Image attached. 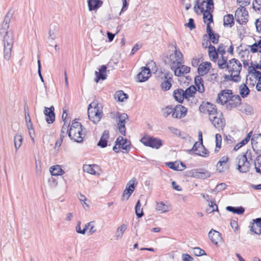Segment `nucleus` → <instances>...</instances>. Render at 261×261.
<instances>
[{"label":"nucleus","instance_id":"4d7b16f0","mask_svg":"<svg viewBox=\"0 0 261 261\" xmlns=\"http://www.w3.org/2000/svg\"><path fill=\"white\" fill-rule=\"evenodd\" d=\"M58 33V29L54 28V29H51L50 28L49 31V38L51 40H54L57 37V35Z\"/></svg>","mask_w":261,"mask_h":261},{"label":"nucleus","instance_id":"6ab92c4d","mask_svg":"<svg viewBox=\"0 0 261 261\" xmlns=\"http://www.w3.org/2000/svg\"><path fill=\"white\" fill-rule=\"evenodd\" d=\"M208 236L212 242L215 245H217L222 239L221 234L219 231L213 229L210 231Z\"/></svg>","mask_w":261,"mask_h":261},{"label":"nucleus","instance_id":"ea45409f","mask_svg":"<svg viewBox=\"0 0 261 261\" xmlns=\"http://www.w3.org/2000/svg\"><path fill=\"white\" fill-rule=\"evenodd\" d=\"M226 210L229 212H232L234 214H237L238 215H241L245 212V209L242 207H233L228 206L226 207Z\"/></svg>","mask_w":261,"mask_h":261},{"label":"nucleus","instance_id":"ddd939ff","mask_svg":"<svg viewBox=\"0 0 261 261\" xmlns=\"http://www.w3.org/2000/svg\"><path fill=\"white\" fill-rule=\"evenodd\" d=\"M229 159L228 155L222 156L216 164V170L219 172L225 171L229 167Z\"/></svg>","mask_w":261,"mask_h":261},{"label":"nucleus","instance_id":"f3484780","mask_svg":"<svg viewBox=\"0 0 261 261\" xmlns=\"http://www.w3.org/2000/svg\"><path fill=\"white\" fill-rule=\"evenodd\" d=\"M141 69V70L138 74L137 77L139 82H144L151 76V72L150 69L146 67H143Z\"/></svg>","mask_w":261,"mask_h":261},{"label":"nucleus","instance_id":"cd10ccee","mask_svg":"<svg viewBox=\"0 0 261 261\" xmlns=\"http://www.w3.org/2000/svg\"><path fill=\"white\" fill-rule=\"evenodd\" d=\"M109 137V132L107 130H105L100 138L99 141L97 143V145L100 146L102 148L106 147L107 146V141Z\"/></svg>","mask_w":261,"mask_h":261},{"label":"nucleus","instance_id":"6e6d98bb","mask_svg":"<svg viewBox=\"0 0 261 261\" xmlns=\"http://www.w3.org/2000/svg\"><path fill=\"white\" fill-rule=\"evenodd\" d=\"M227 186L225 183H221L218 184L215 189L213 190L214 193H218L226 189Z\"/></svg>","mask_w":261,"mask_h":261},{"label":"nucleus","instance_id":"aec40b11","mask_svg":"<svg viewBox=\"0 0 261 261\" xmlns=\"http://www.w3.org/2000/svg\"><path fill=\"white\" fill-rule=\"evenodd\" d=\"M116 145H119V147L127 152L130 149V143L126 139H124L123 137L119 136L116 140Z\"/></svg>","mask_w":261,"mask_h":261},{"label":"nucleus","instance_id":"b1692460","mask_svg":"<svg viewBox=\"0 0 261 261\" xmlns=\"http://www.w3.org/2000/svg\"><path fill=\"white\" fill-rule=\"evenodd\" d=\"M107 67L105 65H102L99 69V71H96L95 74L96 78L95 82L98 83L100 80H105L107 78V74H106Z\"/></svg>","mask_w":261,"mask_h":261},{"label":"nucleus","instance_id":"5fc2aeb1","mask_svg":"<svg viewBox=\"0 0 261 261\" xmlns=\"http://www.w3.org/2000/svg\"><path fill=\"white\" fill-rule=\"evenodd\" d=\"M83 170L91 174H95V171L91 165H86L83 166Z\"/></svg>","mask_w":261,"mask_h":261},{"label":"nucleus","instance_id":"412c9836","mask_svg":"<svg viewBox=\"0 0 261 261\" xmlns=\"http://www.w3.org/2000/svg\"><path fill=\"white\" fill-rule=\"evenodd\" d=\"M182 63H180L179 66L176 67L173 70L174 72V74L177 76H181L184 75L185 74L188 73L190 71V68L186 65H181Z\"/></svg>","mask_w":261,"mask_h":261},{"label":"nucleus","instance_id":"7c9ffc66","mask_svg":"<svg viewBox=\"0 0 261 261\" xmlns=\"http://www.w3.org/2000/svg\"><path fill=\"white\" fill-rule=\"evenodd\" d=\"M50 172L53 176L63 175L65 172L59 165L53 166L50 168Z\"/></svg>","mask_w":261,"mask_h":261},{"label":"nucleus","instance_id":"052dcab7","mask_svg":"<svg viewBox=\"0 0 261 261\" xmlns=\"http://www.w3.org/2000/svg\"><path fill=\"white\" fill-rule=\"evenodd\" d=\"M243 112L246 114H251L252 113L253 109L250 106L246 104L243 106Z\"/></svg>","mask_w":261,"mask_h":261},{"label":"nucleus","instance_id":"473e14b6","mask_svg":"<svg viewBox=\"0 0 261 261\" xmlns=\"http://www.w3.org/2000/svg\"><path fill=\"white\" fill-rule=\"evenodd\" d=\"M241 103V99L238 95H231V96L229 100V105L231 108L236 107L240 105Z\"/></svg>","mask_w":261,"mask_h":261},{"label":"nucleus","instance_id":"9d476101","mask_svg":"<svg viewBox=\"0 0 261 261\" xmlns=\"http://www.w3.org/2000/svg\"><path fill=\"white\" fill-rule=\"evenodd\" d=\"M248 13L246 9L243 7L239 8L235 12V18L240 24H244L248 21Z\"/></svg>","mask_w":261,"mask_h":261},{"label":"nucleus","instance_id":"09e8293b","mask_svg":"<svg viewBox=\"0 0 261 261\" xmlns=\"http://www.w3.org/2000/svg\"><path fill=\"white\" fill-rule=\"evenodd\" d=\"M163 115L165 117H167L170 114H172L173 117V108L171 106H167L162 109Z\"/></svg>","mask_w":261,"mask_h":261},{"label":"nucleus","instance_id":"1a4fd4ad","mask_svg":"<svg viewBox=\"0 0 261 261\" xmlns=\"http://www.w3.org/2000/svg\"><path fill=\"white\" fill-rule=\"evenodd\" d=\"M238 163V170L241 173L247 172L250 168L251 164L245 156L240 155L237 158Z\"/></svg>","mask_w":261,"mask_h":261},{"label":"nucleus","instance_id":"c03bdc74","mask_svg":"<svg viewBox=\"0 0 261 261\" xmlns=\"http://www.w3.org/2000/svg\"><path fill=\"white\" fill-rule=\"evenodd\" d=\"M115 98H118V101H123L124 99L128 98L126 94L124 93L123 91H118L115 94Z\"/></svg>","mask_w":261,"mask_h":261},{"label":"nucleus","instance_id":"4be33fe9","mask_svg":"<svg viewBox=\"0 0 261 261\" xmlns=\"http://www.w3.org/2000/svg\"><path fill=\"white\" fill-rule=\"evenodd\" d=\"M165 80L162 83L161 86L165 91L168 90L171 87L172 75L169 72H166L164 75Z\"/></svg>","mask_w":261,"mask_h":261},{"label":"nucleus","instance_id":"dca6fc26","mask_svg":"<svg viewBox=\"0 0 261 261\" xmlns=\"http://www.w3.org/2000/svg\"><path fill=\"white\" fill-rule=\"evenodd\" d=\"M188 110L184 106L178 105L173 108V117L181 118L184 117L187 113Z\"/></svg>","mask_w":261,"mask_h":261},{"label":"nucleus","instance_id":"680f3d73","mask_svg":"<svg viewBox=\"0 0 261 261\" xmlns=\"http://www.w3.org/2000/svg\"><path fill=\"white\" fill-rule=\"evenodd\" d=\"M81 222L80 221H79L76 224V226L75 227V230L76 231V232H77L78 233H80V234H85V233H86V229L85 228V227L84 228V229H81Z\"/></svg>","mask_w":261,"mask_h":261},{"label":"nucleus","instance_id":"bb28decb","mask_svg":"<svg viewBox=\"0 0 261 261\" xmlns=\"http://www.w3.org/2000/svg\"><path fill=\"white\" fill-rule=\"evenodd\" d=\"M127 225L125 224H122L117 227L115 234V238L116 240H118L122 238L123 233L127 229Z\"/></svg>","mask_w":261,"mask_h":261},{"label":"nucleus","instance_id":"de8ad7c7","mask_svg":"<svg viewBox=\"0 0 261 261\" xmlns=\"http://www.w3.org/2000/svg\"><path fill=\"white\" fill-rule=\"evenodd\" d=\"M216 149L215 151H218L221 147L222 137L219 134L215 135Z\"/></svg>","mask_w":261,"mask_h":261},{"label":"nucleus","instance_id":"69168bd1","mask_svg":"<svg viewBox=\"0 0 261 261\" xmlns=\"http://www.w3.org/2000/svg\"><path fill=\"white\" fill-rule=\"evenodd\" d=\"M185 25L189 28L191 30L195 28L194 20L193 18H190L188 23H186Z\"/></svg>","mask_w":261,"mask_h":261},{"label":"nucleus","instance_id":"f03ea898","mask_svg":"<svg viewBox=\"0 0 261 261\" xmlns=\"http://www.w3.org/2000/svg\"><path fill=\"white\" fill-rule=\"evenodd\" d=\"M242 64L240 62L236 59H232L228 62L227 69L230 74H225L224 78L225 81L238 82L241 80L240 73L242 69Z\"/></svg>","mask_w":261,"mask_h":261},{"label":"nucleus","instance_id":"c756f323","mask_svg":"<svg viewBox=\"0 0 261 261\" xmlns=\"http://www.w3.org/2000/svg\"><path fill=\"white\" fill-rule=\"evenodd\" d=\"M173 96L175 99L179 102H182L184 98H186L184 91L181 89H178L174 90Z\"/></svg>","mask_w":261,"mask_h":261},{"label":"nucleus","instance_id":"79ce46f5","mask_svg":"<svg viewBox=\"0 0 261 261\" xmlns=\"http://www.w3.org/2000/svg\"><path fill=\"white\" fill-rule=\"evenodd\" d=\"M227 58L225 56H221L218 60V65L220 69H225L227 67L228 62H227Z\"/></svg>","mask_w":261,"mask_h":261},{"label":"nucleus","instance_id":"7ed1b4c3","mask_svg":"<svg viewBox=\"0 0 261 261\" xmlns=\"http://www.w3.org/2000/svg\"><path fill=\"white\" fill-rule=\"evenodd\" d=\"M68 132V136L76 142H82L86 135L85 129L81 123L77 121L72 122Z\"/></svg>","mask_w":261,"mask_h":261},{"label":"nucleus","instance_id":"20e7f679","mask_svg":"<svg viewBox=\"0 0 261 261\" xmlns=\"http://www.w3.org/2000/svg\"><path fill=\"white\" fill-rule=\"evenodd\" d=\"M88 115L89 119L94 123H97L102 115V106L97 101H93L88 106Z\"/></svg>","mask_w":261,"mask_h":261},{"label":"nucleus","instance_id":"0e129e2a","mask_svg":"<svg viewBox=\"0 0 261 261\" xmlns=\"http://www.w3.org/2000/svg\"><path fill=\"white\" fill-rule=\"evenodd\" d=\"M64 137V136L62 134L60 135V137L58 140L56 141L55 146V149L58 150L61 146L62 142H63V138Z\"/></svg>","mask_w":261,"mask_h":261},{"label":"nucleus","instance_id":"a18cd8bd","mask_svg":"<svg viewBox=\"0 0 261 261\" xmlns=\"http://www.w3.org/2000/svg\"><path fill=\"white\" fill-rule=\"evenodd\" d=\"M250 50L252 53L259 51L261 53V39L257 43H255L250 46Z\"/></svg>","mask_w":261,"mask_h":261},{"label":"nucleus","instance_id":"e433bc0d","mask_svg":"<svg viewBox=\"0 0 261 261\" xmlns=\"http://www.w3.org/2000/svg\"><path fill=\"white\" fill-rule=\"evenodd\" d=\"M192 176L194 177L204 179L209 177L210 176V174L207 171L202 172L196 170L193 172Z\"/></svg>","mask_w":261,"mask_h":261},{"label":"nucleus","instance_id":"e2e57ef3","mask_svg":"<svg viewBox=\"0 0 261 261\" xmlns=\"http://www.w3.org/2000/svg\"><path fill=\"white\" fill-rule=\"evenodd\" d=\"M237 3L240 6V7L244 8L249 5L250 0H237Z\"/></svg>","mask_w":261,"mask_h":261},{"label":"nucleus","instance_id":"423d86ee","mask_svg":"<svg viewBox=\"0 0 261 261\" xmlns=\"http://www.w3.org/2000/svg\"><path fill=\"white\" fill-rule=\"evenodd\" d=\"M195 5L194 9L195 12L198 14V9L200 10V13H203V21L205 23L212 22H213V16L211 13L213 11L214 7V3H212V6L208 5V4L205 5L206 9H204L203 6L200 5L199 0H195Z\"/></svg>","mask_w":261,"mask_h":261},{"label":"nucleus","instance_id":"864d4df0","mask_svg":"<svg viewBox=\"0 0 261 261\" xmlns=\"http://www.w3.org/2000/svg\"><path fill=\"white\" fill-rule=\"evenodd\" d=\"M252 6L254 10L261 13V0H253Z\"/></svg>","mask_w":261,"mask_h":261},{"label":"nucleus","instance_id":"393cba45","mask_svg":"<svg viewBox=\"0 0 261 261\" xmlns=\"http://www.w3.org/2000/svg\"><path fill=\"white\" fill-rule=\"evenodd\" d=\"M211 67V64L208 62H203L200 64L198 68V72L200 75L206 74Z\"/></svg>","mask_w":261,"mask_h":261},{"label":"nucleus","instance_id":"f704fd0d","mask_svg":"<svg viewBox=\"0 0 261 261\" xmlns=\"http://www.w3.org/2000/svg\"><path fill=\"white\" fill-rule=\"evenodd\" d=\"M23 141V138L20 134L17 133L14 137V147L17 151L20 147Z\"/></svg>","mask_w":261,"mask_h":261},{"label":"nucleus","instance_id":"c85d7f7f","mask_svg":"<svg viewBox=\"0 0 261 261\" xmlns=\"http://www.w3.org/2000/svg\"><path fill=\"white\" fill-rule=\"evenodd\" d=\"M102 4L101 0H88V5L90 11L99 8Z\"/></svg>","mask_w":261,"mask_h":261},{"label":"nucleus","instance_id":"9b49d317","mask_svg":"<svg viewBox=\"0 0 261 261\" xmlns=\"http://www.w3.org/2000/svg\"><path fill=\"white\" fill-rule=\"evenodd\" d=\"M116 116L118 119L117 124L119 130L123 136H125V120L127 119L128 116L125 113H120L119 112L117 113Z\"/></svg>","mask_w":261,"mask_h":261},{"label":"nucleus","instance_id":"6e6552de","mask_svg":"<svg viewBox=\"0 0 261 261\" xmlns=\"http://www.w3.org/2000/svg\"><path fill=\"white\" fill-rule=\"evenodd\" d=\"M140 141L145 146L158 149L162 145V141L158 138L145 136L142 137Z\"/></svg>","mask_w":261,"mask_h":261},{"label":"nucleus","instance_id":"0eeeda50","mask_svg":"<svg viewBox=\"0 0 261 261\" xmlns=\"http://www.w3.org/2000/svg\"><path fill=\"white\" fill-rule=\"evenodd\" d=\"M174 52L170 55L168 58V64L173 70L176 67L182 63L183 56L181 51L176 47H175Z\"/></svg>","mask_w":261,"mask_h":261},{"label":"nucleus","instance_id":"5701e85b","mask_svg":"<svg viewBox=\"0 0 261 261\" xmlns=\"http://www.w3.org/2000/svg\"><path fill=\"white\" fill-rule=\"evenodd\" d=\"M12 17V14L10 12H8L5 16L3 23L2 24V28L0 30V33L1 35L3 33H5L6 31H8L9 28V23Z\"/></svg>","mask_w":261,"mask_h":261},{"label":"nucleus","instance_id":"a878e982","mask_svg":"<svg viewBox=\"0 0 261 261\" xmlns=\"http://www.w3.org/2000/svg\"><path fill=\"white\" fill-rule=\"evenodd\" d=\"M254 223L251 228V230L257 234H261V217L254 219Z\"/></svg>","mask_w":261,"mask_h":261},{"label":"nucleus","instance_id":"4468645a","mask_svg":"<svg viewBox=\"0 0 261 261\" xmlns=\"http://www.w3.org/2000/svg\"><path fill=\"white\" fill-rule=\"evenodd\" d=\"M136 181V178H133L127 183L122 195L123 200H127L133 193L135 189V184Z\"/></svg>","mask_w":261,"mask_h":261},{"label":"nucleus","instance_id":"774afa93","mask_svg":"<svg viewBox=\"0 0 261 261\" xmlns=\"http://www.w3.org/2000/svg\"><path fill=\"white\" fill-rule=\"evenodd\" d=\"M255 26L258 32H261V17L258 18L255 21Z\"/></svg>","mask_w":261,"mask_h":261},{"label":"nucleus","instance_id":"49530a36","mask_svg":"<svg viewBox=\"0 0 261 261\" xmlns=\"http://www.w3.org/2000/svg\"><path fill=\"white\" fill-rule=\"evenodd\" d=\"M135 212L138 218H141L144 215L142 208H141V204L140 200H138L136 203L135 206Z\"/></svg>","mask_w":261,"mask_h":261},{"label":"nucleus","instance_id":"37998d69","mask_svg":"<svg viewBox=\"0 0 261 261\" xmlns=\"http://www.w3.org/2000/svg\"><path fill=\"white\" fill-rule=\"evenodd\" d=\"M249 88L245 84H242L240 86V94L243 98L246 97L249 93Z\"/></svg>","mask_w":261,"mask_h":261},{"label":"nucleus","instance_id":"2eb2a0df","mask_svg":"<svg viewBox=\"0 0 261 261\" xmlns=\"http://www.w3.org/2000/svg\"><path fill=\"white\" fill-rule=\"evenodd\" d=\"M193 151L196 154L205 157L208 155V151L205 149L202 142H196L193 146L192 150H190V151Z\"/></svg>","mask_w":261,"mask_h":261},{"label":"nucleus","instance_id":"bf43d9fd","mask_svg":"<svg viewBox=\"0 0 261 261\" xmlns=\"http://www.w3.org/2000/svg\"><path fill=\"white\" fill-rule=\"evenodd\" d=\"M27 128L29 130V135L32 139V141L33 142H34L35 140H34V138L33 137V135H34L35 132H34V128L33 127V124H28V126H27Z\"/></svg>","mask_w":261,"mask_h":261},{"label":"nucleus","instance_id":"13d9d810","mask_svg":"<svg viewBox=\"0 0 261 261\" xmlns=\"http://www.w3.org/2000/svg\"><path fill=\"white\" fill-rule=\"evenodd\" d=\"M210 40L214 44H217L219 42V35L217 34L213 33L208 35Z\"/></svg>","mask_w":261,"mask_h":261},{"label":"nucleus","instance_id":"58836bf2","mask_svg":"<svg viewBox=\"0 0 261 261\" xmlns=\"http://www.w3.org/2000/svg\"><path fill=\"white\" fill-rule=\"evenodd\" d=\"M85 228L86 229V231L88 230L89 235H91L96 232L94 221H91L85 225Z\"/></svg>","mask_w":261,"mask_h":261},{"label":"nucleus","instance_id":"a211bd4d","mask_svg":"<svg viewBox=\"0 0 261 261\" xmlns=\"http://www.w3.org/2000/svg\"><path fill=\"white\" fill-rule=\"evenodd\" d=\"M54 110V106L49 108L46 107H44V114L46 116V121L48 124L53 123L55 120Z\"/></svg>","mask_w":261,"mask_h":261},{"label":"nucleus","instance_id":"603ef678","mask_svg":"<svg viewBox=\"0 0 261 261\" xmlns=\"http://www.w3.org/2000/svg\"><path fill=\"white\" fill-rule=\"evenodd\" d=\"M167 166L170 169L174 170H182V169H180L179 165V163L177 162H169L167 164Z\"/></svg>","mask_w":261,"mask_h":261},{"label":"nucleus","instance_id":"8fccbe9b","mask_svg":"<svg viewBox=\"0 0 261 261\" xmlns=\"http://www.w3.org/2000/svg\"><path fill=\"white\" fill-rule=\"evenodd\" d=\"M254 165L256 172L261 174V156H257L256 158Z\"/></svg>","mask_w":261,"mask_h":261},{"label":"nucleus","instance_id":"c9c22d12","mask_svg":"<svg viewBox=\"0 0 261 261\" xmlns=\"http://www.w3.org/2000/svg\"><path fill=\"white\" fill-rule=\"evenodd\" d=\"M234 18L232 14H228L224 16L223 24L225 27H231L234 24Z\"/></svg>","mask_w":261,"mask_h":261},{"label":"nucleus","instance_id":"72a5a7b5","mask_svg":"<svg viewBox=\"0 0 261 261\" xmlns=\"http://www.w3.org/2000/svg\"><path fill=\"white\" fill-rule=\"evenodd\" d=\"M202 79L200 76H197L195 78V84L197 91L202 93L204 91V87L202 84Z\"/></svg>","mask_w":261,"mask_h":261},{"label":"nucleus","instance_id":"a19ab883","mask_svg":"<svg viewBox=\"0 0 261 261\" xmlns=\"http://www.w3.org/2000/svg\"><path fill=\"white\" fill-rule=\"evenodd\" d=\"M197 90V89L194 86H191L187 88L185 91H184L185 96H186V98L187 99L190 97L193 96Z\"/></svg>","mask_w":261,"mask_h":261},{"label":"nucleus","instance_id":"338daca9","mask_svg":"<svg viewBox=\"0 0 261 261\" xmlns=\"http://www.w3.org/2000/svg\"><path fill=\"white\" fill-rule=\"evenodd\" d=\"M217 51L218 54L221 55V56H224V55L225 54V50L224 45L222 44L219 45Z\"/></svg>","mask_w":261,"mask_h":261},{"label":"nucleus","instance_id":"4c0bfd02","mask_svg":"<svg viewBox=\"0 0 261 261\" xmlns=\"http://www.w3.org/2000/svg\"><path fill=\"white\" fill-rule=\"evenodd\" d=\"M170 206L165 204L163 202H158L156 204V210L161 213H166L169 211Z\"/></svg>","mask_w":261,"mask_h":261},{"label":"nucleus","instance_id":"2f4dec72","mask_svg":"<svg viewBox=\"0 0 261 261\" xmlns=\"http://www.w3.org/2000/svg\"><path fill=\"white\" fill-rule=\"evenodd\" d=\"M208 55L211 61L216 62L218 58V54L214 46L210 45L208 46Z\"/></svg>","mask_w":261,"mask_h":261},{"label":"nucleus","instance_id":"f257e3e1","mask_svg":"<svg viewBox=\"0 0 261 261\" xmlns=\"http://www.w3.org/2000/svg\"><path fill=\"white\" fill-rule=\"evenodd\" d=\"M201 113L209 116V119L214 126L218 129L223 130L225 126V120L222 113L218 111L216 106L210 102L202 103L199 107Z\"/></svg>","mask_w":261,"mask_h":261},{"label":"nucleus","instance_id":"3c124183","mask_svg":"<svg viewBox=\"0 0 261 261\" xmlns=\"http://www.w3.org/2000/svg\"><path fill=\"white\" fill-rule=\"evenodd\" d=\"M193 254L197 256L206 255L205 251L199 247H195L193 249Z\"/></svg>","mask_w":261,"mask_h":261},{"label":"nucleus","instance_id":"39448f33","mask_svg":"<svg viewBox=\"0 0 261 261\" xmlns=\"http://www.w3.org/2000/svg\"><path fill=\"white\" fill-rule=\"evenodd\" d=\"M1 35L3 37L4 58L9 60L14 43V34L11 31H6Z\"/></svg>","mask_w":261,"mask_h":261},{"label":"nucleus","instance_id":"f8f14e48","mask_svg":"<svg viewBox=\"0 0 261 261\" xmlns=\"http://www.w3.org/2000/svg\"><path fill=\"white\" fill-rule=\"evenodd\" d=\"M232 94L230 90H224L218 94L217 102L221 105H224L227 102L229 103V100Z\"/></svg>","mask_w":261,"mask_h":261}]
</instances>
